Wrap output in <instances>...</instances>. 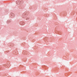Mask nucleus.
<instances>
[{
	"mask_svg": "<svg viewBox=\"0 0 77 77\" xmlns=\"http://www.w3.org/2000/svg\"><path fill=\"white\" fill-rule=\"evenodd\" d=\"M16 3H17V4H20V1H17Z\"/></svg>",
	"mask_w": 77,
	"mask_h": 77,
	"instance_id": "1",
	"label": "nucleus"
}]
</instances>
